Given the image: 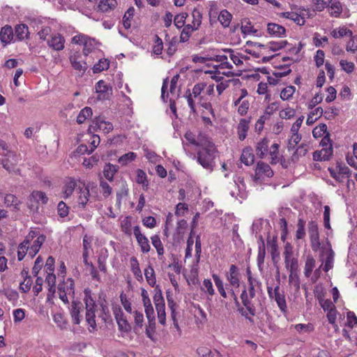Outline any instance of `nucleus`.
Here are the masks:
<instances>
[{"label": "nucleus", "mask_w": 357, "mask_h": 357, "mask_svg": "<svg viewBox=\"0 0 357 357\" xmlns=\"http://www.w3.org/2000/svg\"><path fill=\"white\" fill-rule=\"evenodd\" d=\"M45 238L44 235L37 236L35 231L29 232L24 241L18 246V260H22L26 254L30 258H33L39 251Z\"/></svg>", "instance_id": "nucleus-1"}, {"label": "nucleus", "mask_w": 357, "mask_h": 357, "mask_svg": "<svg viewBox=\"0 0 357 357\" xmlns=\"http://www.w3.org/2000/svg\"><path fill=\"white\" fill-rule=\"evenodd\" d=\"M202 149L197 151V160L204 169L211 172L215 165L216 148L210 141L204 142Z\"/></svg>", "instance_id": "nucleus-2"}, {"label": "nucleus", "mask_w": 357, "mask_h": 357, "mask_svg": "<svg viewBox=\"0 0 357 357\" xmlns=\"http://www.w3.org/2000/svg\"><path fill=\"white\" fill-rule=\"evenodd\" d=\"M249 289L248 293L244 290L241 293V298L243 305L247 308L250 315L255 314V308L251 303V299L255 296V288L257 285V282L255 279L252 278L250 275L248 276Z\"/></svg>", "instance_id": "nucleus-3"}, {"label": "nucleus", "mask_w": 357, "mask_h": 357, "mask_svg": "<svg viewBox=\"0 0 357 357\" xmlns=\"http://www.w3.org/2000/svg\"><path fill=\"white\" fill-rule=\"evenodd\" d=\"M72 43L75 44L82 45L84 46L83 54L88 56L91 53H94L98 50V42L92 38L84 34H78L72 38Z\"/></svg>", "instance_id": "nucleus-4"}, {"label": "nucleus", "mask_w": 357, "mask_h": 357, "mask_svg": "<svg viewBox=\"0 0 357 357\" xmlns=\"http://www.w3.org/2000/svg\"><path fill=\"white\" fill-rule=\"evenodd\" d=\"M321 250L320 259L322 261L321 266L324 271L328 272L333 267L335 253L332 249L330 242L326 241L319 248Z\"/></svg>", "instance_id": "nucleus-5"}, {"label": "nucleus", "mask_w": 357, "mask_h": 357, "mask_svg": "<svg viewBox=\"0 0 357 357\" xmlns=\"http://www.w3.org/2000/svg\"><path fill=\"white\" fill-rule=\"evenodd\" d=\"M155 291L153 303L157 311L158 321L162 325H165L166 321L165 300L160 289H155Z\"/></svg>", "instance_id": "nucleus-6"}, {"label": "nucleus", "mask_w": 357, "mask_h": 357, "mask_svg": "<svg viewBox=\"0 0 357 357\" xmlns=\"http://www.w3.org/2000/svg\"><path fill=\"white\" fill-rule=\"evenodd\" d=\"M74 282L71 278L59 284L58 294L59 298L66 304L69 303L68 296H74Z\"/></svg>", "instance_id": "nucleus-7"}, {"label": "nucleus", "mask_w": 357, "mask_h": 357, "mask_svg": "<svg viewBox=\"0 0 357 357\" xmlns=\"http://www.w3.org/2000/svg\"><path fill=\"white\" fill-rule=\"evenodd\" d=\"M48 197L42 191L35 190L31 192L28 200V206L31 211H36L40 205L46 204Z\"/></svg>", "instance_id": "nucleus-8"}, {"label": "nucleus", "mask_w": 357, "mask_h": 357, "mask_svg": "<svg viewBox=\"0 0 357 357\" xmlns=\"http://www.w3.org/2000/svg\"><path fill=\"white\" fill-rule=\"evenodd\" d=\"M268 294L270 298L274 299L277 303L280 310L282 312H285L287 309L285 296L283 291L280 290V286L277 285L274 289L268 287Z\"/></svg>", "instance_id": "nucleus-9"}, {"label": "nucleus", "mask_w": 357, "mask_h": 357, "mask_svg": "<svg viewBox=\"0 0 357 357\" xmlns=\"http://www.w3.org/2000/svg\"><path fill=\"white\" fill-rule=\"evenodd\" d=\"M308 234L310 238L311 246L314 251H317L321 247L319 241L318 225L314 221L308 223Z\"/></svg>", "instance_id": "nucleus-10"}, {"label": "nucleus", "mask_w": 357, "mask_h": 357, "mask_svg": "<svg viewBox=\"0 0 357 357\" xmlns=\"http://www.w3.org/2000/svg\"><path fill=\"white\" fill-rule=\"evenodd\" d=\"M89 196V187L84 183L82 185H79L75 190L76 202L78 206L82 208H84L87 204Z\"/></svg>", "instance_id": "nucleus-11"}, {"label": "nucleus", "mask_w": 357, "mask_h": 357, "mask_svg": "<svg viewBox=\"0 0 357 357\" xmlns=\"http://www.w3.org/2000/svg\"><path fill=\"white\" fill-rule=\"evenodd\" d=\"M273 176V171L271 167L264 162H259L257 164L255 173V180H264Z\"/></svg>", "instance_id": "nucleus-12"}, {"label": "nucleus", "mask_w": 357, "mask_h": 357, "mask_svg": "<svg viewBox=\"0 0 357 357\" xmlns=\"http://www.w3.org/2000/svg\"><path fill=\"white\" fill-rule=\"evenodd\" d=\"M96 92L98 93L99 100H108L112 94V89L103 80H100L96 84Z\"/></svg>", "instance_id": "nucleus-13"}, {"label": "nucleus", "mask_w": 357, "mask_h": 357, "mask_svg": "<svg viewBox=\"0 0 357 357\" xmlns=\"http://www.w3.org/2000/svg\"><path fill=\"white\" fill-rule=\"evenodd\" d=\"M65 39L59 33H52L47 40V45L56 51L62 50L64 48Z\"/></svg>", "instance_id": "nucleus-14"}, {"label": "nucleus", "mask_w": 357, "mask_h": 357, "mask_svg": "<svg viewBox=\"0 0 357 357\" xmlns=\"http://www.w3.org/2000/svg\"><path fill=\"white\" fill-rule=\"evenodd\" d=\"M133 233L138 244L140 245L142 251L143 252H148L151 248L149 240L143 234H142L139 226L134 227Z\"/></svg>", "instance_id": "nucleus-15"}, {"label": "nucleus", "mask_w": 357, "mask_h": 357, "mask_svg": "<svg viewBox=\"0 0 357 357\" xmlns=\"http://www.w3.org/2000/svg\"><path fill=\"white\" fill-rule=\"evenodd\" d=\"M226 278L230 285L234 287H238L240 285V274L237 266L231 264L229 271L226 274Z\"/></svg>", "instance_id": "nucleus-16"}, {"label": "nucleus", "mask_w": 357, "mask_h": 357, "mask_svg": "<svg viewBox=\"0 0 357 357\" xmlns=\"http://www.w3.org/2000/svg\"><path fill=\"white\" fill-rule=\"evenodd\" d=\"M270 140L268 138H263L257 142L255 146L256 155L259 158H264L268 155Z\"/></svg>", "instance_id": "nucleus-17"}, {"label": "nucleus", "mask_w": 357, "mask_h": 357, "mask_svg": "<svg viewBox=\"0 0 357 357\" xmlns=\"http://www.w3.org/2000/svg\"><path fill=\"white\" fill-rule=\"evenodd\" d=\"M247 45H255V46L263 47L268 50L276 52L284 48L287 45V40L271 41L269 42L267 45H264L259 43H254L251 41H248Z\"/></svg>", "instance_id": "nucleus-18"}, {"label": "nucleus", "mask_w": 357, "mask_h": 357, "mask_svg": "<svg viewBox=\"0 0 357 357\" xmlns=\"http://www.w3.org/2000/svg\"><path fill=\"white\" fill-rule=\"evenodd\" d=\"M82 310V304L79 301H73L70 309V315L73 322L75 324H79L82 320L81 312Z\"/></svg>", "instance_id": "nucleus-19"}, {"label": "nucleus", "mask_w": 357, "mask_h": 357, "mask_svg": "<svg viewBox=\"0 0 357 357\" xmlns=\"http://www.w3.org/2000/svg\"><path fill=\"white\" fill-rule=\"evenodd\" d=\"M328 12L331 17H338L342 12V3L337 0H328Z\"/></svg>", "instance_id": "nucleus-20"}, {"label": "nucleus", "mask_w": 357, "mask_h": 357, "mask_svg": "<svg viewBox=\"0 0 357 357\" xmlns=\"http://www.w3.org/2000/svg\"><path fill=\"white\" fill-rule=\"evenodd\" d=\"M73 68L80 73H84L87 69L86 63L81 59L79 54H74L70 57Z\"/></svg>", "instance_id": "nucleus-21"}, {"label": "nucleus", "mask_w": 357, "mask_h": 357, "mask_svg": "<svg viewBox=\"0 0 357 357\" xmlns=\"http://www.w3.org/2000/svg\"><path fill=\"white\" fill-rule=\"evenodd\" d=\"M267 32L273 37H283L285 36L286 30L282 26L275 23H268L267 24Z\"/></svg>", "instance_id": "nucleus-22"}, {"label": "nucleus", "mask_w": 357, "mask_h": 357, "mask_svg": "<svg viewBox=\"0 0 357 357\" xmlns=\"http://www.w3.org/2000/svg\"><path fill=\"white\" fill-rule=\"evenodd\" d=\"M234 186L235 187V190H231L230 194L234 197H237L238 196L243 197L244 192L245 190V185L244 183V180L243 178L238 176L236 179H234Z\"/></svg>", "instance_id": "nucleus-23"}, {"label": "nucleus", "mask_w": 357, "mask_h": 357, "mask_svg": "<svg viewBox=\"0 0 357 357\" xmlns=\"http://www.w3.org/2000/svg\"><path fill=\"white\" fill-rule=\"evenodd\" d=\"M96 307H88L86 309V321L89 325V331L93 332L96 329Z\"/></svg>", "instance_id": "nucleus-24"}, {"label": "nucleus", "mask_w": 357, "mask_h": 357, "mask_svg": "<svg viewBox=\"0 0 357 357\" xmlns=\"http://www.w3.org/2000/svg\"><path fill=\"white\" fill-rule=\"evenodd\" d=\"M2 155L7 157V158L1 159L0 160L3 167L9 172L13 170L15 165L14 154L9 151L8 150H7L6 151V152H4V154Z\"/></svg>", "instance_id": "nucleus-25"}, {"label": "nucleus", "mask_w": 357, "mask_h": 357, "mask_svg": "<svg viewBox=\"0 0 357 357\" xmlns=\"http://www.w3.org/2000/svg\"><path fill=\"white\" fill-rule=\"evenodd\" d=\"M333 154V149L329 146L328 147L322 148L321 150L315 151L313 154L314 160L325 161L330 159Z\"/></svg>", "instance_id": "nucleus-26"}, {"label": "nucleus", "mask_w": 357, "mask_h": 357, "mask_svg": "<svg viewBox=\"0 0 357 357\" xmlns=\"http://www.w3.org/2000/svg\"><path fill=\"white\" fill-rule=\"evenodd\" d=\"M353 34V32L345 26H339L333 29L331 31V35L334 38H342L343 37H350Z\"/></svg>", "instance_id": "nucleus-27"}, {"label": "nucleus", "mask_w": 357, "mask_h": 357, "mask_svg": "<svg viewBox=\"0 0 357 357\" xmlns=\"http://www.w3.org/2000/svg\"><path fill=\"white\" fill-rule=\"evenodd\" d=\"M279 147L280 145L278 143H274L268 149V154L270 155L271 163L273 165H275L280 161Z\"/></svg>", "instance_id": "nucleus-28"}, {"label": "nucleus", "mask_w": 357, "mask_h": 357, "mask_svg": "<svg viewBox=\"0 0 357 357\" xmlns=\"http://www.w3.org/2000/svg\"><path fill=\"white\" fill-rule=\"evenodd\" d=\"M241 160L245 165H251L255 160V155L253 154L252 149L250 147H246L243 150Z\"/></svg>", "instance_id": "nucleus-29"}, {"label": "nucleus", "mask_w": 357, "mask_h": 357, "mask_svg": "<svg viewBox=\"0 0 357 357\" xmlns=\"http://www.w3.org/2000/svg\"><path fill=\"white\" fill-rule=\"evenodd\" d=\"M93 123L95 124L97 129L102 131L104 133H109L113 130V125L109 121H106L101 118L96 119Z\"/></svg>", "instance_id": "nucleus-30"}, {"label": "nucleus", "mask_w": 357, "mask_h": 357, "mask_svg": "<svg viewBox=\"0 0 357 357\" xmlns=\"http://www.w3.org/2000/svg\"><path fill=\"white\" fill-rule=\"evenodd\" d=\"M116 6V0H100L98 5V9L105 13L114 10Z\"/></svg>", "instance_id": "nucleus-31"}, {"label": "nucleus", "mask_w": 357, "mask_h": 357, "mask_svg": "<svg viewBox=\"0 0 357 357\" xmlns=\"http://www.w3.org/2000/svg\"><path fill=\"white\" fill-rule=\"evenodd\" d=\"M248 129V121L244 119H241L237 126V133L240 140L243 141L245 139Z\"/></svg>", "instance_id": "nucleus-32"}, {"label": "nucleus", "mask_w": 357, "mask_h": 357, "mask_svg": "<svg viewBox=\"0 0 357 357\" xmlns=\"http://www.w3.org/2000/svg\"><path fill=\"white\" fill-rule=\"evenodd\" d=\"M76 187L77 183L74 179L70 178L69 180H68L66 182L63 188V197L65 199H67L69 197H70L73 195V192L77 189Z\"/></svg>", "instance_id": "nucleus-33"}, {"label": "nucleus", "mask_w": 357, "mask_h": 357, "mask_svg": "<svg viewBox=\"0 0 357 357\" xmlns=\"http://www.w3.org/2000/svg\"><path fill=\"white\" fill-rule=\"evenodd\" d=\"M130 268L131 271L133 273L135 278L139 282L143 281L142 273L141 271L139 264L137 258L132 257L130 259Z\"/></svg>", "instance_id": "nucleus-34"}, {"label": "nucleus", "mask_w": 357, "mask_h": 357, "mask_svg": "<svg viewBox=\"0 0 357 357\" xmlns=\"http://www.w3.org/2000/svg\"><path fill=\"white\" fill-rule=\"evenodd\" d=\"M13 38V31L10 26H5L0 32V39L5 44L9 43Z\"/></svg>", "instance_id": "nucleus-35"}, {"label": "nucleus", "mask_w": 357, "mask_h": 357, "mask_svg": "<svg viewBox=\"0 0 357 357\" xmlns=\"http://www.w3.org/2000/svg\"><path fill=\"white\" fill-rule=\"evenodd\" d=\"M224 51L229 54V59L236 66H241L243 64V59L246 58L245 56L240 53L235 52L231 49L225 50Z\"/></svg>", "instance_id": "nucleus-36"}, {"label": "nucleus", "mask_w": 357, "mask_h": 357, "mask_svg": "<svg viewBox=\"0 0 357 357\" xmlns=\"http://www.w3.org/2000/svg\"><path fill=\"white\" fill-rule=\"evenodd\" d=\"M15 36L19 40H22L28 38L29 31L26 24H18L15 29Z\"/></svg>", "instance_id": "nucleus-37"}, {"label": "nucleus", "mask_w": 357, "mask_h": 357, "mask_svg": "<svg viewBox=\"0 0 357 357\" xmlns=\"http://www.w3.org/2000/svg\"><path fill=\"white\" fill-rule=\"evenodd\" d=\"M118 171V167L110 163H107L105 165L103 169V175L106 179L109 181H112L114 179V176Z\"/></svg>", "instance_id": "nucleus-38"}, {"label": "nucleus", "mask_w": 357, "mask_h": 357, "mask_svg": "<svg viewBox=\"0 0 357 357\" xmlns=\"http://www.w3.org/2000/svg\"><path fill=\"white\" fill-rule=\"evenodd\" d=\"M316 261L314 257L311 255H307L306 257L305 268H304V275L306 278H309L313 269L315 267Z\"/></svg>", "instance_id": "nucleus-39"}, {"label": "nucleus", "mask_w": 357, "mask_h": 357, "mask_svg": "<svg viewBox=\"0 0 357 357\" xmlns=\"http://www.w3.org/2000/svg\"><path fill=\"white\" fill-rule=\"evenodd\" d=\"M206 109H208L210 112V114L212 115L213 119H211L210 117H207L205 116H202V121L204 123V125L206 127L208 126H213V121L216 119L215 114L214 113V110L212 108V105L210 102H206L202 105Z\"/></svg>", "instance_id": "nucleus-40"}, {"label": "nucleus", "mask_w": 357, "mask_h": 357, "mask_svg": "<svg viewBox=\"0 0 357 357\" xmlns=\"http://www.w3.org/2000/svg\"><path fill=\"white\" fill-rule=\"evenodd\" d=\"M84 301L85 304V308L88 307H96L95 299L92 296L91 290L86 288L84 290Z\"/></svg>", "instance_id": "nucleus-41"}, {"label": "nucleus", "mask_w": 357, "mask_h": 357, "mask_svg": "<svg viewBox=\"0 0 357 357\" xmlns=\"http://www.w3.org/2000/svg\"><path fill=\"white\" fill-rule=\"evenodd\" d=\"M284 264L289 272L298 271V259L294 256L284 257Z\"/></svg>", "instance_id": "nucleus-42"}, {"label": "nucleus", "mask_w": 357, "mask_h": 357, "mask_svg": "<svg viewBox=\"0 0 357 357\" xmlns=\"http://www.w3.org/2000/svg\"><path fill=\"white\" fill-rule=\"evenodd\" d=\"M144 275L149 284L151 287H154L156 284V278L154 269L151 265L145 268Z\"/></svg>", "instance_id": "nucleus-43"}, {"label": "nucleus", "mask_w": 357, "mask_h": 357, "mask_svg": "<svg viewBox=\"0 0 357 357\" xmlns=\"http://www.w3.org/2000/svg\"><path fill=\"white\" fill-rule=\"evenodd\" d=\"M232 15L227 10H222L218 15V21L224 27H228L230 24Z\"/></svg>", "instance_id": "nucleus-44"}, {"label": "nucleus", "mask_w": 357, "mask_h": 357, "mask_svg": "<svg viewBox=\"0 0 357 357\" xmlns=\"http://www.w3.org/2000/svg\"><path fill=\"white\" fill-rule=\"evenodd\" d=\"M192 23L190 24L194 28L199 29L202 20V13L197 8H194L192 12Z\"/></svg>", "instance_id": "nucleus-45"}, {"label": "nucleus", "mask_w": 357, "mask_h": 357, "mask_svg": "<svg viewBox=\"0 0 357 357\" xmlns=\"http://www.w3.org/2000/svg\"><path fill=\"white\" fill-rule=\"evenodd\" d=\"M284 16L288 19L291 20L299 26H302L305 24V20L303 16L294 13V12H287L284 13Z\"/></svg>", "instance_id": "nucleus-46"}, {"label": "nucleus", "mask_w": 357, "mask_h": 357, "mask_svg": "<svg viewBox=\"0 0 357 357\" xmlns=\"http://www.w3.org/2000/svg\"><path fill=\"white\" fill-rule=\"evenodd\" d=\"M135 8L133 7H130L126 12L125 13L123 17V24L126 29H129L131 26V21L135 15Z\"/></svg>", "instance_id": "nucleus-47"}, {"label": "nucleus", "mask_w": 357, "mask_h": 357, "mask_svg": "<svg viewBox=\"0 0 357 357\" xmlns=\"http://www.w3.org/2000/svg\"><path fill=\"white\" fill-rule=\"evenodd\" d=\"M201 290L208 296L212 297L215 294V289L211 280L204 279L201 286Z\"/></svg>", "instance_id": "nucleus-48"}, {"label": "nucleus", "mask_w": 357, "mask_h": 357, "mask_svg": "<svg viewBox=\"0 0 357 357\" xmlns=\"http://www.w3.org/2000/svg\"><path fill=\"white\" fill-rule=\"evenodd\" d=\"M206 86L204 82H200L194 85L192 91H190V93L194 96V98H198L200 100L202 98V93H204V87Z\"/></svg>", "instance_id": "nucleus-49"}, {"label": "nucleus", "mask_w": 357, "mask_h": 357, "mask_svg": "<svg viewBox=\"0 0 357 357\" xmlns=\"http://www.w3.org/2000/svg\"><path fill=\"white\" fill-rule=\"evenodd\" d=\"M136 175L137 183L142 185L143 188L146 190L148 189L149 183L146 173L142 169H137L136 171Z\"/></svg>", "instance_id": "nucleus-50"}, {"label": "nucleus", "mask_w": 357, "mask_h": 357, "mask_svg": "<svg viewBox=\"0 0 357 357\" xmlns=\"http://www.w3.org/2000/svg\"><path fill=\"white\" fill-rule=\"evenodd\" d=\"M296 92V87L294 86H287L284 88L280 92V98L282 100H289L294 93Z\"/></svg>", "instance_id": "nucleus-51"}, {"label": "nucleus", "mask_w": 357, "mask_h": 357, "mask_svg": "<svg viewBox=\"0 0 357 357\" xmlns=\"http://www.w3.org/2000/svg\"><path fill=\"white\" fill-rule=\"evenodd\" d=\"M92 109L91 107H86L82 109L77 117V122L79 124L83 123L86 119L92 116Z\"/></svg>", "instance_id": "nucleus-52"}, {"label": "nucleus", "mask_w": 357, "mask_h": 357, "mask_svg": "<svg viewBox=\"0 0 357 357\" xmlns=\"http://www.w3.org/2000/svg\"><path fill=\"white\" fill-rule=\"evenodd\" d=\"M307 146L305 144H301L299 146L295 152L294 153L293 155L291 156V160L294 162H297L299 160L300 157L305 155V154L307 153Z\"/></svg>", "instance_id": "nucleus-53"}, {"label": "nucleus", "mask_w": 357, "mask_h": 357, "mask_svg": "<svg viewBox=\"0 0 357 357\" xmlns=\"http://www.w3.org/2000/svg\"><path fill=\"white\" fill-rule=\"evenodd\" d=\"M291 328H294L299 334L310 333L314 330V326L312 324H298L292 325Z\"/></svg>", "instance_id": "nucleus-54"}, {"label": "nucleus", "mask_w": 357, "mask_h": 357, "mask_svg": "<svg viewBox=\"0 0 357 357\" xmlns=\"http://www.w3.org/2000/svg\"><path fill=\"white\" fill-rule=\"evenodd\" d=\"M212 278L213 279L215 284L219 293L220 294V295L225 298H227V296L225 289L224 288V283H223L222 280L216 274H213Z\"/></svg>", "instance_id": "nucleus-55"}, {"label": "nucleus", "mask_w": 357, "mask_h": 357, "mask_svg": "<svg viewBox=\"0 0 357 357\" xmlns=\"http://www.w3.org/2000/svg\"><path fill=\"white\" fill-rule=\"evenodd\" d=\"M241 31L244 35H250V34H256L257 33V30L254 28L252 24L249 21L242 22Z\"/></svg>", "instance_id": "nucleus-56"}, {"label": "nucleus", "mask_w": 357, "mask_h": 357, "mask_svg": "<svg viewBox=\"0 0 357 357\" xmlns=\"http://www.w3.org/2000/svg\"><path fill=\"white\" fill-rule=\"evenodd\" d=\"M137 157V155L134 152H129L121 156L119 158V162L121 165H127L128 163L134 161Z\"/></svg>", "instance_id": "nucleus-57"}, {"label": "nucleus", "mask_w": 357, "mask_h": 357, "mask_svg": "<svg viewBox=\"0 0 357 357\" xmlns=\"http://www.w3.org/2000/svg\"><path fill=\"white\" fill-rule=\"evenodd\" d=\"M151 243H152L153 247L156 249L158 255H163L164 248H163L162 243L160 241L159 236L154 235V236H151Z\"/></svg>", "instance_id": "nucleus-58"}, {"label": "nucleus", "mask_w": 357, "mask_h": 357, "mask_svg": "<svg viewBox=\"0 0 357 357\" xmlns=\"http://www.w3.org/2000/svg\"><path fill=\"white\" fill-rule=\"evenodd\" d=\"M289 282L291 285L294 286L295 290L298 291L300 289V280L297 271L290 272L289 275Z\"/></svg>", "instance_id": "nucleus-59"}, {"label": "nucleus", "mask_w": 357, "mask_h": 357, "mask_svg": "<svg viewBox=\"0 0 357 357\" xmlns=\"http://www.w3.org/2000/svg\"><path fill=\"white\" fill-rule=\"evenodd\" d=\"M305 222L303 219H298L297 222V230L296 233V239H303L305 236Z\"/></svg>", "instance_id": "nucleus-60"}, {"label": "nucleus", "mask_w": 357, "mask_h": 357, "mask_svg": "<svg viewBox=\"0 0 357 357\" xmlns=\"http://www.w3.org/2000/svg\"><path fill=\"white\" fill-rule=\"evenodd\" d=\"M149 320V325L146 328V334L151 340H154L155 332V317Z\"/></svg>", "instance_id": "nucleus-61"}, {"label": "nucleus", "mask_w": 357, "mask_h": 357, "mask_svg": "<svg viewBox=\"0 0 357 357\" xmlns=\"http://www.w3.org/2000/svg\"><path fill=\"white\" fill-rule=\"evenodd\" d=\"M142 303H143V305L144 307V311H145L147 319H151L152 318H154L155 317L154 310L152 306L151 300L150 299L146 300V301H143Z\"/></svg>", "instance_id": "nucleus-62"}, {"label": "nucleus", "mask_w": 357, "mask_h": 357, "mask_svg": "<svg viewBox=\"0 0 357 357\" xmlns=\"http://www.w3.org/2000/svg\"><path fill=\"white\" fill-rule=\"evenodd\" d=\"M346 45V50L348 52L355 53L357 51V36H351Z\"/></svg>", "instance_id": "nucleus-63"}, {"label": "nucleus", "mask_w": 357, "mask_h": 357, "mask_svg": "<svg viewBox=\"0 0 357 357\" xmlns=\"http://www.w3.org/2000/svg\"><path fill=\"white\" fill-rule=\"evenodd\" d=\"M327 132V126L325 123L319 124L312 130V135L314 138L322 137Z\"/></svg>", "instance_id": "nucleus-64"}]
</instances>
